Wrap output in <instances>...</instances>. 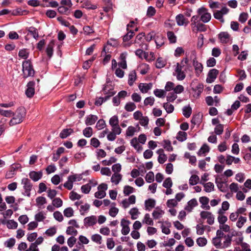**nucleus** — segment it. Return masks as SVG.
<instances>
[{
    "label": "nucleus",
    "instance_id": "obj_1",
    "mask_svg": "<svg viewBox=\"0 0 251 251\" xmlns=\"http://www.w3.org/2000/svg\"><path fill=\"white\" fill-rule=\"evenodd\" d=\"M25 114L26 111L24 107H20L18 108L13 114V118L10 121V125L14 126L21 123L25 117Z\"/></svg>",
    "mask_w": 251,
    "mask_h": 251
},
{
    "label": "nucleus",
    "instance_id": "obj_2",
    "mask_svg": "<svg viewBox=\"0 0 251 251\" xmlns=\"http://www.w3.org/2000/svg\"><path fill=\"white\" fill-rule=\"evenodd\" d=\"M230 236H216L213 239V243L217 248H224L230 244Z\"/></svg>",
    "mask_w": 251,
    "mask_h": 251
},
{
    "label": "nucleus",
    "instance_id": "obj_3",
    "mask_svg": "<svg viewBox=\"0 0 251 251\" xmlns=\"http://www.w3.org/2000/svg\"><path fill=\"white\" fill-rule=\"evenodd\" d=\"M22 66L23 77L24 78H27L34 75L35 71L30 60L24 61Z\"/></svg>",
    "mask_w": 251,
    "mask_h": 251
},
{
    "label": "nucleus",
    "instance_id": "obj_4",
    "mask_svg": "<svg viewBox=\"0 0 251 251\" xmlns=\"http://www.w3.org/2000/svg\"><path fill=\"white\" fill-rule=\"evenodd\" d=\"M81 179V177L76 174L69 176L67 181L64 184V186L70 190L73 188V183L75 181H79Z\"/></svg>",
    "mask_w": 251,
    "mask_h": 251
},
{
    "label": "nucleus",
    "instance_id": "obj_5",
    "mask_svg": "<svg viewBox=\"0 0 251 251\" xmlns=\"http://www.w3.org/2000/svg\"><path fill=\"white\" fill-rule=\"evenodd\" d=\"M198 14L200 16L201 20L203 23H207L211 19V14L204 7H201L198 10Z\"/></svg>",
    "mask_w": 251,
    "mask_h": 251
},
{
    "label": "nucleus",
    "instance_id": "obj_6",
    "mask_svg": "<svg viewBox=\"0 0 251 251\" xmlns=\"http://www.w3.org/2000/svg\"><path fill=\"white\" fill-rule=\"evenodd\" d=\"M119 118L116 115L111 117L109 121V125L111 126L112 129H113L117 132H118V131L120 132V130H122L119 125Z\"/></svg>",
    "mask_w": 251,
    "mask_h": 251
},
{
    "label": "nucleus",
    "instance_id": "obj_7",
    "mask_svg": "<svg viewBox=\"0 0 251 251\" xmlns=\"http://www.w3.org/2000/svg\"><path fill=\"white\" fill-rule=\"evenodd\" d=\"M191 87L194 93L193 96L196 98H198L203 91V85L201 83L196 85L193 82L191 84Z\"/></svg>",
    "mask_w": 251,
    "mask_h": 251
},
{
    "label": "nucleus",
    "instance_id": "obj_8",
    "mask_svg": "<svg viewBox=\"0 0 251 251\" xmlns=\"http://www.w3.org/2000/svg\"><path fill=\"white\" fill-rule=\"evenodd\" d=\"M200 216L202 219H207V223L209 225H212L214 222V217L210 212L202 211L201 212Z\"/></svg>",
    "mask_w": 251,
    "mask_h": 251
},
{
    "label": "nucleus",
    "instance_id": "obj_9",
    "mask_svg": "<svg viewBox=\"0 0 251 251\" xmlns=\"http://www.w3.org/2000/svg\"><path fill=\"white\" fill-rule=\"evenodd\" d=\"M22 183L24 185V187L25 190L24 194L27 197H29L30 196V191L32 186L30 180L27 178H24L22 179Z\"/></svg>",
    "mask_w": 251,
    "mask_h": 251
},
{
    "label": "nucleus",
    "instance_id": "obj_10",
    "mask_svg": "<svg viewBox=\"0 0 251 251\" xmlns=\"http://www.w3.org/2000/svg\"><path fill=\"white\" fill-rule=\"evenodd\" d=\"M229 11V9L226 7H224L221 10L216 11L214 13V17L216 19L220 21V22L224 23V20L223 18L224 15L226 14Z\"/></svg>",
    "mask_w": 251,
    "mask_h": 251
},
{
    "label": "nucleus",
    "instance_id": "obj_11",
    "mask_svg": "<svg viewBox=\"0 0 251 251\" xmlns=\"http://www.w3.org/2000/svg\"><path fill=\"white\" fill-rule=\"evenodd\" d=\"M182 66L177 63L175 69V75H176V78L179 80H182L185 77V74L184 72L182 71Z\"/></svg>",
    "mask_w": 251,
    "mask_h": 251
},
{
    "label": "nucleus",
    "instance_id": "obj_12",
    "mask_svg": "<svg viewBox=\"0 0 251 251\" xmlns=\"http://www.w3.org/2000/svg\"><path fill=\"white\" fill-rule=\"evenodd\" d=\"M35 82L33 81H29L27 84V89L25 91V95L28 98H32L35 94Z\"/></svg>",
    "mask_w": 251,
    "mask_h": 251
},
{
    "label": "nucleus",
    "instance_id": "obj_13",
    "mask_svg": "<svg viewBox=\"0 0 251 251\" xmlns=\"http://www.w3.org/2000/svg\"><path fill=\"white\" fill-rule=\"evenodd\" d=\"M135 54L140 58H142L144 57L146 60L148 61L153 60L155 59L154 54L153 52H151V57H148L146 55V52L143 51L142 50L138 49L136 52Z\"/></svg>",
    "mask_w": 251,
    "mask_h": 251
},
{
    "label": "nucleus",
    "instance_id": "obj_14",
    "mask_svg": "<svg viewBox=\"0 0 251 251\" xmlns=\"http://www.w3.org/2000/svg\"><path fill=\"white\" fill-rule=\"evenodd\" d=\"M97 222V218L96 216L92 215L87 217L84 219V225L86 226H91L95 225Z\"/></svg>",
    "mask_w": 251,
    "mask_h": 251
},
{
    "label": "nucleus",
    "instance_id": "obj_15",
    "mask_svg": "<svg viewBox=\"0 0 251 251\" xmlns=\"http://www.w3.org/2000/svg\"><path fill=\"white\" fill-rule=\"evenodd\" d=\"M140 128L138 125L136 126V127L129 126L126 130V137H132L136 132L140 130Z\"/></svg>",
    "mask_w": 251,
    "mask_h": 251
},
{
    "label": "nucleus",
    "instance_id": "obj_16",
    "mask_svg": "<svg viewBox=\"0 0 251 251\" xmlns=\"http://www.w3.org/2000/svg\"><path fill=\"white\" fill-rule=\"evenodd\" d=\"M218 73L219 71L215 69H213L210 70L206 78V82L209 83L213 82L217 77Z\"/></svg>",
    "mask_w": 251,
    "mask_h": 251
},
{
    "label": "nucleus",
    "instance_id": "obj_17",
    "mask_svg": "<svg viewBox=\"0 0 251 251\" xmlns=\"http://www.w3.org/2000/svg\"><path fill=\"white\" fill-rule=\"evenodd\" d=\"M43 241V238L42 237L38 238L35 242L32 243L30 245L29 248L26 250L28 251H39L37 246L41 244Z\"/></svg>",
    "mask_w": 251,
    "mask_h": 251
},
{
    "label": "nucleus",
    "instance_id": "obj_18",
    "mask_svg": "<svg viewBox=\"0 0 251 251\" xmlns=\"http://www.w3.org/2000/svg\"><path fill=\"white\" fill-rule=\"evenodd\" d=\"M129 224L130 222L128 220L124 219L121 220V225L122 226V232L123 234L126 235L129 233L130 231L129 227Z\"/></svg>",
    "mask_w": 251,
    "mask_h": 251
},
{
    "label": "nucleus",
    "instance_id": "obj_19",
    "mask_svg": "<svg viewBox=\"0 0 251 251\" xmlns=\"http://www.w3.org/2000/svg\"><path fill=\"white\" fill-rule=\"evenodd\" d=\"M177 24L179 26L187 25L189 21L188 19L184 17V16L182 14H179L176 16V18Z\"/></svg>",
    "mask_w": 251,
    "mask_h": 251
},
{
    "label": "nucleus",
    "instance_id": "obj_20",
    "mask_svg": "<svg viewBox=\"0 0 251 251\" xmlns=\"http://www.w3.org/2000/svg\"><path fill=\"white\" fill-rule=\"evenodd\" d=\"M152 86V84L151 83H141L139 84L138 87L141 92L143 93H146L151 88Z\"/></svg>",
    "mask_w": 251,
    "mask_h": 251
},
{
    "label": "nucleus",
    "instance_id": "obj_21",
    "mask_svg": "<svg viewBox=\"0 0 251 251\" xmlns=\"http://www.w3.org/2000/svg\"><path fill=\"white\" fill-rule=\"evenodd\" d=\"M29 177L34 181L39 180L42 176V172L41 171L35 172L31 171L29 174Z\"/></svg>",
    "mask_w": 251,
    "mask_h": 251
},
{
    "label": "nucleus",
    "instance_id": "obj_22",
    "mask_svg": "<svg viewBox=\"0 0 251 251\" xmlns=\"http://www.w3.org/2000/svg\"><path fill=\"white\" fill-rule=\"evenodd\" d=\"M157 153L159 155L158 161L160 164H163L167 159V155L164 153V150L162 149L157 151Z\"/></svg>",
    "mask_w": 251,
    "mask_h": 251
},
{
    "label": "nucleus",
    "instance_id": "obj_23",
    "mask_svg": "<svg viewBox=\"0 0 251 251\" xmlns=\"http://www.w3.org/2000/svg\"><path fill=\"white\" fill-rule=\"evenodd\" d=\"M204 187V190L207 193H210L214 190V185L212 182H208L207 183L201 182Z\"/></svg>",
    "mask_w": 251,
    "mask_h": 251
},
{
    "label": "nucleus",
    "instance_id": "obj_24",
    "mask_svg": "<svg viewBox=\"0 0 251 251\" xmlns=\"http://www.w3.org/2000/svg\"><path fill=\"white\" fill-rule=\"evenodd\" d=\"M197 204L198 202L197 200L195 199H192L188 202L187 205L186 206L185 209L190 212Z\"/></svg>",
    "mask_w": 251,
    "mask_h": 251
},
{
    "label": "nucleus",
    "instance_id": "obj_25",
    "mask_svg": "<svg viewBox=\"0 0 251 251\" xmlns=\"http://www.w3.org/2000/svg\"><path fill=\"white\" fill-rule=\"evenodd\" d=\"M164 211L159 208H156L152 212V216L155 219H158L161 218L164 214Z\"/></svg>",
    "mask_w": 251,
    "mask_h": 251
},
{
    "label": "nucleus",
    "instance_id": "obj_26",
    "mask_svg": "<svg viewBox=\"0 0 251 251\" xmlns=\"http://www.w3.org/2000/svg\"><path fill=\"white\" fill-rule=\"evenodd\" d=\"M122 178V175L119 173L113 174L111 178V181L115 185H117Z\"/></svg>",
    "mask_w": 251,
    "mask_h": 251
},
{
    "label": "nucleus",
    "instance_id": "obj_27",
    "mask_svg": "<svg viewBox=\"0 0 251 251\" xmlns=\"http://www.w3.org/2000/svg\"><path fill=\"white\" fill-rule=\"evenodd\" d=\"M129 214L131 216V218L132 220H136L138 218L140 212L137 207H133L130 209L129 211Z\"/></svg>",
    "mask_w": 251,
    "mask_h": 251
},
{
    "label": "nucleus",
    "instance_id": "obj_28",
    "mask_svg": "<svg viewBox=\"0 0 251 251\" xmlns=\"http://www.w3.org/2000/svg\"><path fill=\"white\" fill-rule=\"evenodd\" d=\"M130 144L131 146L137 151H140L143 149L142 146L140 145L138 140L136 137L133 138L131 140Z\"/></svg>",
    "mask_w": 251,
    "mask_h": 251
},
{
    "label": "nucleus",
    "instance_id": "obj_29",
    "mask_svg": "<svg viewBox=\"0 0 251 251\" xmlns=\"http://www.w3.org/2000/svg\"><path fill=\"white\" fill-rule=\"evenodd\" d=\"M117 132L113 129H111V131L110 132L107 136V139L109 141H114L116 138V135H119L122 132V130H120V132L117 131Z\"/></svg>",
    "mask_w": 251,
    "mask_h": 251
},
{
    "label": "nucleus",
    "instance_id": "obj_30",
    "mask_svg": "<svg viewBox=\"0 0 251 251\" xmlns=\"http://www.w3.org/2000/svg\"><path fill=\"white\" fill-rule=\"evenodd\" d=\"M126 53H121L120 56V59L121 60V61L119 63V65L124 69H126L127 67L126 62Z\"/></svg>",
    "mask_w": 251,
    "mask_h": 251
},
{
    "label": "nucleus",
    "instance_id": "obj_31",
    "mask_svg": "<svg viewBox=\"0 0 251 251\" xmlns=\"http://www.w3.org/2000/svg\"><path fill=\"white\" fill-rule=\"evenodd\" d=\"M97 120L98 117L97 116L90 115L87 117L85 120V124L87 125H92L95 124Z\"/></svg>",
    "mask_w": 251,
    "mask_h": 251
},
{
    "label": "nucleus",
    "instance_id": "obj_32",
    "mask_svg": "<svg viewBox=\"0 0 251 251\" xmlns=\"http://www.w3.org/2000/svg\"><path fill=\"white\" fill-rule=\"evenodd\" d=\"M54 46V41H50L46 49V52L48 56L50 58L52 56L53 54V48Z\"/></svg>",
    "mask_w": 251,
    "mask_h": 251
},
{
    "label": "nucleus",
    "instance_id": "obj_33",
    "mask_svg": "<svg viewBox=\"0 0 251 251\" xmlns=\"http://www.w3.org/2000/svg\"><path fill=\"white\" fill-rule=\"evenodd\" d=\"M81 7L87 9L94 10L97 8V5L92 4L89 1H85L82 3Z\"/></svg>",
    "mask_w": 251,
    "mask_h": 251
},
{
    "label": "nucleus",
    "instance_id": "obj_34",
    "mask_svg": "<svg viewBox=\"0 0 251 251\" xmlns=\"http://www.w3.org/2000/svg\"><path fill=\"white\" fill-rule=\"evenodd\" d=\"M219 38L223 43H226L228 41L229 35L227 32H223L219 34Z\"/></svg>",
    "mask_w": 251,
    "mask_h": 251
},
{
    "label": "nucleus",
    "instance_id": "obj_35",
    "mask_svg": "<svg viewBox=\"0 0 251 251\" xmlns=\"http://www.w3.org/2000/svg\"><path fill=\"white\" fill-rule=\"evenodd\" d=\"M193 66L195 67L196 72L199 75L202 71V65L199 63L196 59H193Z\"/></svg>",
    "mask_w": 251,
    "mask_h": 251
},
{
    "label": "nucleus",
    "instance_id": "obj_36",
    "mask_svg": "<svg viewBox=\"0 0 251 251\" xmlns=\"http://www.w3.org/2000/svg\"><path fill=\"white\" fill-rule=\"evenodd\" d=\"M200 181V177L196 175H193L191 176L189 180V183L190 185H195L198 184Z\"/></svg>",
    "mask_w": 251,
    "mask_h": 251
},
{
    "label": "nucleus",
    "instance_id": "obj_37",
    "mask_svg": "<svg viewBox=\"0 0 251 251\" xmlns=\"http://www.w3.org/2000/svg\"><path fill=\"white\" fill-rule=\"evenodd\" d=\"M136 79V73L135 71H131L128 75V84L132 86Z\"/></svg>",
    "mask_w": 251,
    "mask_h": 251
},
{
    "label": "nucleus",
    "instance_id": "obj_38",
    "mask_svg": "<svg viewBox=\"0 0 251 251\" xmlns=\"http://www.w3.org/2000/svg\"><path fill=\"white\" fill-rule=\"evenodd\" d=\"M134 188L129 185H126L124 187L123 193L125 196H128L134 192Z\"/></svg>",
    "mask_w": 251,
    "mask_h": 251
},
{
    "label": "nucleus",
    "instance_id": "obj_39",
    "mask_svg": "<svg viewBox=\"0 0 251 251\" xmlns=\"http://www.w3.org/2000/svg\"><path fill=\"white\" fill-rule=\"evenodd\" d=\"M73 132V130L71 128L64 129L60 133V137L62 138H65Z\"/></svg>",
    "mask_w": 251,
    "mask_h": 251
},
{
    "label": "nucleus",
    "instance_id": "obj_40",
    "mask_svg": "<svg viewBox=\"0 0 251 251\" xmlns=\"http://www.w3.org/2000/svg\"><path fill=\"white\" fill-rule=\"evenodd\" d=\"M166 64V60L163 58L159 57L158 58L156 62V67L157 68H163Z\"/></svg>",
    "mask_w": 251,
    "mask_h": 251
},
{
    "label": "nucleus",
    "instance_id": "obj_41",
    "mask_svg": "<svg viewBox=\"0 0 251 251\" xmlns=\"http://www.w3.org/2000/svg\"><path fill=\"white\" fill-rule=\"evenodd\" d=\"M29 54V52L27 50L25 49H24L19 51L18 55L23 59H26L28 57Z\"/></svg>",
    "mask_w": 251,
    "mask_h": 251
},
{
    "label": "nucleus",
    "instance_id": "obj_42",
    "mask_svg": "<svg viewBox=\"0 0 251 251\" xmlns=\"http://www.w3.org/2000/svg\"><path fill=\"white\" fill-rule=\"evenodd\" d=\"M155 42L157 47H160L164 44V39L162 35H158L155 37Z\"/></svg>",
    "mask_w": 251,
    "mask_h": 251
},
{
    "label": "nucleus",
    "instance_id": "obj_43",
    "mask_svg": "<svg viewBox=\"0 0 251 251\" xmlns=\"http://www.w3.org/2000/svg\"><path fill=\"white\" fill-rule=\"evenodd\" d=\"M155 201L154 200L149 199L145 201V207L146 209L152 208L155 206Z\"/></svg>",
    "mask_w": 251,
    "mask_h": 251
},
{
    "label": "nucleus",
    "instance_id": "obj_44",
    "mask_svg": "<svg viewBox=\"0 0 251 251\" xmlns=\"http://www.w3.org/2000/svg\"><path fill=\"white\" fill-rule=\"evenodd\" d=\"M64 215L67 218H70L74 216V211L71 207H68L64 209Z\"/></svg>",
    "mask_w": 251,
    "mask_h": 251
},
{
    "label": "nucleus",
    "instance_id": "obj_45",
    "mask_svg": "<svg viewBox=\"0 0 251 251\" xmlns=\"http://www.w3.org/2000/svg\"><path fill=\"white\" fill-rule=\"evenodd\" d=\"M83 134L87 138L90 137L93 135V129L91 127H87L83 130Z\"/></svg>",
    "mask_w": 251,
    "mask_h": 251
},
{
    "label": "nucleus",
    "instance_id": "obj_46",
    "mask_svg": "<svg viewBox=\"0 0 251 251\" xmlns=\"http://www.w3.org/2000/svg\"><path fill=\"white\" fill-rule=\"evenodd\" d=\"M247 221V218L243 216H240L238 221L236 223V226L239 228H241L244 224Z\"/></svg>",
    "mask_w": 251,
    "mask_h": 251
},
{
    "label": "nucleus",
    "instance_id": "obj_47",
    "mask_svg": "<svg viewBox=\"0 0 251 251\" xmlns=\"http://www.w3.org/2000/svg\"><path fill=\"white\" fill-rule=\"evenodd\" d=\"M192 113V109L190 106H185L183 108V115L186 117L188 118L190 116Z\"/></svg>",
    "mask_w": 251,
    "mask_h": 251
},
{
    "label": "nucleus",
    "instance_id": "obj_48",
    "mask_svg": "<svg viewBox=\"0 0 251 251\" xmlns=\"http://www.w3.org/2000/svg\"><path fill=\"white\" fill-rule=\"evenodd\" d=\"M187 133L184 131H179L176 136V139L181 142L186 139Z\"/></svg>",
    "mask_w": 251,
    "mask_h": 251
},
{
    "label": "nucleus",
    "instance_id": "obj_49",
    "mask_svg": "<svg viewBox=\"0 0 251 251\" xmlns=\"http://www.w3.org/2000/svg\"><path fill=\"white\" fill-rule=\"evenodd\" d=\"M28 31L31 34L35 39H37L39 37L38 32L37 29L34 27H30Z\"/></svg>",
    "mask_w": 251,
    "mask_h": 251
},
{
    "label": "nucleus",
    "instance_id": "obj_50",
    "mask_svg": "<svg viewBox=\"0 0 251 251\" xmlns=\"http://www.w3.org/2000/svg\"><path fill=\"white\" fill-rule=\"evenodd\" d=\"M143 223L149 225H153V222L151 218L150 217L149 214H146L143 220Z\"/></svg>",
    "mask_w": 251,
    "mask_h": 251
},
{
    "label": "nucleus",
    "instance_id": "obj_51",
    "mask_svg": "<svg viewBox=\"0 0 251 251\" xmlns=\"http://www.w3.org/2000/svg\"><path fill=\"white\" fill-rule=\"evenodd\" d=\"M136 107V106L133 102H129L126 104L125 108L127 111H132Z\"/></svg>",
    "mask_w": 251,
    "mask_h": 251
},
{
    "label": "nucleus",
    "instance_id": "obj_52",
    "mask_svg": "<svg viewBox=\"0 0 251 251\" xmlns=\"http://www.w3.org/2000/svg\"><path fill=\"white\" fill-rule=\"evenodd\" d=\"M209 151V147L206 145H203L199 150L198 154L199 155H201Z\"/></svg>",
    "mask_w": 251,
    "mask_h": 251
},
{
    "label": "nucleus",
    "instance_id": "obj_53",
    "mask_svg": "<svg viewBox=\"0 0 251 251\" xmlns=\"http://www.w3.org/2000/svg\"><path fill=\"white\" fill-rule=\"evenodd\" d=\"M163 107L168 113H172L174 109V106L172 104H170L168 102L165 103L163 105Z\"/></svg>",
    "mask_w": 251,
    "mask_h": 251
},
{
    "label": "nucleus",
    "instance_id": "obj_54",
    "mask_svg": "<svg viewBox=\"0 0 251 251\" xmlns=\"http://www.w3.org/2000/svg\"><path fill=\"white\" fill-rule=\"evenodd\" d=\"M173 186V182L170 177L165 179L163 183V186L166 188L172 187Z\"/></svg>",
    "mask_w": 251,
    "mask_h": 251
},
{
    "label": "nucleus",
    "instance_id": "obj_55",
    "mask_svg": "<svg viewBox=\"0 0 251 251\" xmlns=\"http://www.w3.org/2000/svg\"><path fill=\"white\" fill-rule=\"evenodd\" d=\"M145 179L146 181L149 183L152 182L154 179L153 173L152 172H149L148 173H147L145 176Z\"/></svg>",
    "mask_w": 251,
    "mask_h": 251
},
{
    "label": "nucleus",
    "instance_id": "obj_56",
    "mask_svg": "<svg viewBox=\"0 0 251 251\" xmlns=\"http://www.w3.org/2000/svg\"><path fill=\"white\" fill-rule=\"evenodd\" d=\"M197 243L200 247H203L207 244V240L204 237H199L197 240Z\"/></svg>",
    "mask_w": 251,
    "mask_h": 251
},
{
    "label": "nucleus",
    "instance_id": "obj_57",
    "mask_svg": "<svg viewBox=\"0 0 251 251\" xmlns=\"http://www.w3.org/2000/svg\"><path fill=\"white\" fill-rule=\"evenodd\" d=\"M106 126L105 122L103 119L99 120L96 125V128L98 130H100L105 127Z\"/></svg>",
    "mask_w": 251,
    "mask_h": 251
},
{
    "label": "nucleus",
    "instance_id": "obj_58",
    "mask_svg": "<svg viewBox=\"0 0 251 251\" xmlns=\"http://www.w3.org/2000/svg\"><path fill=\"white\" fill-rule=\"evenodd\" d=\"M177 201L175 199H170L167 201V205L169 208H173L177 205Z\"/></svg>",
    "mask_w": 251,
    "mask_h": 251
},
{
    "label": "nucleus",
    "instance_id": "obj_59",
    "mask_svg": "<svg viewBox=\"0 0 251 251\" xmlns=\"http://www.w3.org/2000/svg\"><path fill=\"white\" fill-rule=\"evenodd\" d=\"M139 121L141 126H146L149 124V119L147 116H143Z\"/></svg>",
    "mask_w": 251,
    "mask_h": 251
},
{
    "label": "nucleus",
    "instance_id": "obj_60",
    "mask_svg": "<svg viewBox=\"0 0 251 251\" xmlns=\"http://www.w3.org/2000/svg\"><path fill=\"white\" fill-rule=\"evenodd\" d=\"M224 126L223 125H218L214 129L215 133L217 135H220L223 132Z\"/></svg>",
    "mask_w": 251,
    "mask_h": 251
},
{
    "label": "nucleus",
    "instance_id": "obj_61",
    "mask_svg": "<svg viewBox=\"0 0 251 251\" xmlns=\"http://www.w3.org/2000/svg\"><path fill=\"white\" fill-rule=\"evenodd\" d=\"M15 244V240L14 238H11L5 242L4 245L6 247L12 248Z\"/></svg>",
    "mask_w": 251,
    "mask_h": 251
},
{
    "label": "nucleus",
    "instance_id": "obj_62",
    "mask_svg": "<svg viewBox=\"0 0 251 251\" xmlns=\"http://www.w3.org/2000/svg\"><path fill=\"white\" fill-rule=\"evenodd\" d=\"M156 10L152 6H149L147 10V16L149 17H151L155 15Z\"/></svg>",
    "mask_w": 251,
    "mask_h": 251
},
{
    "label": "nucleus",
    "instance_id": "obj_63",
    "mask_svg": "<svg viewBox=\"0 0 251 251\" xmlns=\"http://www.w3.org/2000/svg\"><path fill=\"white\" fill-rule=\"evenodd\" d=\"M90 208V205L85 203V204H81L80 205V212L81 215H84Z\"/></svg>",
    "mask_w": 251,
    "mask_h": 251
},
{
    "label": "nucleus",
    "instance_id": "obj_64",
    "mask_svg": "<svg viewBox=\"0 0 251 251\" xmlns=\"http://www.w3.org/2000/svg\"><path fill=\"white\" fill-rule=\"evenodd\" d=\"M62 200L58 198H55L52 201V204L53 206H55L56 207H60L62 205Z\"/></svg>",
    "mask_w": 251,
    "mask_h": 251
}]
</instances>
